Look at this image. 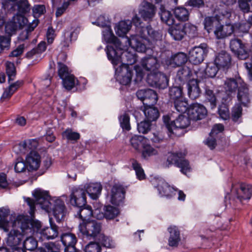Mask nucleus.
Instances as JSON below:
<instances>
[{
	"instance_id": "obj_1",
	"label": "nucleus",
	"mask_w": 252,
	"mask_h": 252,
	"mask_svg": "<svg viewBox=\"0 0 252 252\" xmlns=\"http://www.w3.org/2000/svg\"><path fill=\"white\" fill-rule=\"evenodd\" d=\"M35 201L29 197H24L25 201L30 207L29 213L32 218L35 206L40 207L48 213H52L57 222L61 221L64 217L66 209L64 202L60 197H51L49 192L41 189H36L32 192Z\"/></svg>"
},
{
	"instance_id": "obj_2",
	"label": "nucleus",
	"mask_w": 252,
	"mask_h": 252,
	"mask_svg": "<svg viewBox=\"0 0 252 252\" xmlns=\"http://www.w3.org/2000/svg\"><path fill=\"white\" fill-rule=\"evenodd\" d=\"M13 227H20L21 232L13 228L8 231L5 238V243L9 249L21 246L24 236L28 235H34L35 230H38L40 226V221L29 219L28 216L19 214L17 217L12 216L11 219Z\"/></svg>"
},
{
	"instance_id": "obj_3",
	"label": "nucleus",
	"mask_w": 252,
	"mask_h": 252,
	"mask_svg": "<svg viewBox=\"0 0 252 252\" xmlns=\"http://www.w3.org/2000/svg\"><path fill=\"white\" fill-rule=\"evenodd\" d=\"M138 29L136 34H131L129 37L126 36L123 41L136 52H147L151 49V44L153 42L162 38L161 32L154 30L150 25Z\"/></svg>"
},
{
	"instance_id": "obj_4",
	"label": "nucleus",
	"mask_w": 252,
	"mask_h": 252,
	"mask_svg": "<svg viewBox=\"0 0 252 252\" xmlns=\"http://www.w3.org/2000/svg\"><path fill=\"white\" fill-rule=\"evenodd\" d=\"M252 197V185L245 183L232 184L230 193L227 192L225 196V205L227 208H236Z\"/></svg>"
},
{
	"instance_id": "obj_5",
	"label": "nucleus",
	"mask_w": 252,
	"mask_h": 252,
	"mask_svg": "<svg viewBox=\"0 0 252 252\" xmlns=\"http://www.w3.org/2000/svg\"><path fill=\"white\" fill-rule=\"evenodd\" d=\"M58 75L62 80L63 87L67 90L70 91L74 88L76 90H82L85 89L87 80L84 77L76 78L71 74L67 66L62 63H58Z\"/></svg>"
},
{
	"instance_id": "obj_6",
	"label": "nucleus",
	"mask_w": 252,
	"mask_h": 252,
	"mask_svg": "<svg viewBox=\"0 0 252 252\" xmlns=\"http://www.w3.org/2000/svg\"><path fill=\"white\" fill-rule=\"evenodd\" d=\"M231 17V9L224 6L217 7L215 9L213 16L205 18L203 22L204 28L210 33L220 24V21L225 19L230 20Z\"/></svg>"
},
{
	"instance_id": "obj_7",
	"label": "nucleus",
	"mask_w": 252,
	"mask_h": 252,
	"mask_svg": "<svg viewBox=\"0 0 252 252\" xmlns=\"http://www.w3.org/2000/svg\"><path fill=\"white\" fill-rule=\"evenodd\" d=\"M229 47L239 59L245 60L250 58L249 46L245 39L234 38L230 41Z\"/></svg>"
},
{
	"instance_id": "obj_8",
	"label": "nucleus",
	"mask_w": 252,
	"mask_h": 252,
	"mask_svg": "<svg viewBox=\"0 0 252 252\" xmlns=\"http://www.w3.org/2000/svg\"><path fill=\"white\" fill-rule=\"evenodd\" d=\"M79 230L87 239H94L100 234L101 224L94 220L82 222L79 224Z\"/></svg>"
},
{
	"instance_id": "obj_9",
	"label": "nucleus",
	"mask_w": 252,
	"mask_h": 252,
	"mask_svg": "<svg viewBox=\"0 0 252 252\" xmlns=\"http://www.w3.org/2000/svg\"><path fill=\"white\" fill-rule=\"evenodd\" d=\"M114 68L116 81L122 86L129 85L131 82L133 76V70L132 67L123 64Z\"/></svg>"
},
{
	"instance_id": "obj_10",
	"label": "nucleus",
	"mask_w": 252,
	"mask_h": 252,
	"mask_svg": "<svg viewBox=\"0 0 252 252\" xmlns=\"http://www.w3.org/2000/svg\"><path fill=\"white\" fill-rule=\"evenodd\" d=\"M190 118L189 116L180 115L174 121H170L168 116H164L163 120L168 131L174 133V130L177 129H184L190 124Z\"/></svg>"
},
{
	"instance_id": "obj_11",
	"label": "nucleus",
	"mask_w": 252,
	"mask_h": 252,
	"mask_svg": "<svg viewBox=\"0 0 252 252\" xmlns=\"http://www.w3.org/2000/svg\"><path fill=\"white\" fill-rule=\"evenodd\" d=\"M123 41H121L119 45H108L105 49L108 60L111 63L114 67L123 65L121 58L122 51L124 49L123 48Z\"/></svg>"
},
{
	"instance_id": "obj_12",
	"label": "nucleus",
	"mask_w": 252,
	"mask_h": 252,
	"mask_svg": "<svg viewBox=\"0 0 252 252\" xmlns=\"http://www.w3.org/2000/svg\"><path fill=\"white\" fill-rule=\"evenodd\" d=\"M185 155L180 153H170L167 161L169 164H174L180 168L181 172L187 175L190 171L191 168L189 161L185 158Z\"/></svg>"
},
{
	"instance_id": "obj_13",
	"label": "nucleus",
	"mask_w": 252,
	"mask_h": 252,
	"mask_svg": "<svg viewBox=\"0 0 252 252\" xmlns=\"http://www.w3.org/2000/svg\"><path fill=\"white\" fill-rule=\"evenodd\" d=\"M168 81L167 77L158 71L155 73H148L146 78V81L150 86L161 89L167 87Z\"/></svg>"
},
{
	"instance_id": "obj_14",
	"label": "nucleus",
	"mask_w": 252,
	"mask_h": 252,
	"mask_svg": "<svg viewBox=\"0 0 252 252\" xmlns=\"http://www.w3.org/2000/svg\"><path fill=\"white\" fill-rule=\"evenodd\" d=\"M154 187L157 189L158 194L160 196H164L167 198L173 196V192L175 189L170 186L165 180L161 178H155L152 181Z\"/></svg>"
},
{
	"instance_id": "obj_15",
	"label": "nucleus",
	"mask_w": 252,
	"mask_h": 252,
	"mask_svg": "<svg viewBox=\"0 0 252 252\" xmlns=\"http://www.w3.org/2000/svg\"><path fill=\"white\" fill-rule=\"evenodd\" d=\"M50 226L46 227L40 229L41 224L38 228V230H35L34 233H36L37 237L41 241L45 240H53L56 238L58 235V227L55 224H53L52 219H49ZM41 223V222H40Z\"/></svg>"
},
{
	"instance_id": "obj_16",
	"label": "nucleus",
	"mask_w": 252,
	"mask_h": 252,
	"mask_svg": "<svg viewBox=\"0 0 252 252\" xmlns=\"http://www.w3.org/2000/svg\"><path fill=\"white\" fill-rule=\"evenodd\" d=\"M207 53V45L205 44H201L198 46L194 47L189 52V62L194 64L201 63L203 61Z\"/></svg>"
},
{
	"instance_id": "obj_17",
	"label": "nucleus",
	"mask_w": 252,
	"mask_h": 252,
	"mask_svg": "<svg viewBox=\"0 0 252 252\" xmlns=\"http://www.w3.org/2000/svg\"><path fill=\"white\" fill-rule=\"evenodd\" d=\"M125 189L120 185H115L112 188L111 195H107V199L112 204L120 206L124 203L125 197Z\"/></svg>"
},
{
	"instance_id": "obj_18",
	"label": "nucleus",
	"mask_w": 252,
	"mask_h": 252,
	"mask_svg": "<svg viewBox=\"0 0 252 252\" xmlns=\"http://www.w3.org/2000/svg\"><path fill=\"white\" fill-rule=\"evenodd\" d=\"M70 202L72 205L78 208L85 206L86 197L84 189L80 187L73 188L70 194Z\"/></svg>"
},
{
	"instance_id": "obj_19",
	"label": "nucleus",
	"mask_w": 252,
	"mask_h": 252,
	"mask_svg": "<svg viewBox=\"0 0 252 252\" xmlns=\"http://www.w3.org/2000/svg\"><path fill=\"white\" fill-rule=\"evenodd\" d=\"M136 96L139 99L142 101L144 106L155 105L158 99L157 93L150 89L138 90L136 92Z\"/></svg>"
},
{
	"instance_id": "obj_20",
	"label": "nucleus",
	"mask_w": 252,
	"mask_h": 252,
	"mask_svg": "<svg viewBox=\"0 0 252 252\" xmlns=\"http://www.w3.org/2000/svg\"><path fill=\"white\" fill-rule=\"evenodd\" d=\"M18 215L15 213L10 215V210L7 207L0 208V229L4 232L9 230L10 224L12 225L11 217H17Z\"/></svg>"
},
{
	"instance_id": "obj_21",
	"label": "nucleus",
	"mask_w": 252,
	"mask_h": 252,
	"mask_svg": "<svg viewBox=\"0 0 252 252\" xmlns=\"http://www.w3.org/2000/svg\"><path fill=\"white\" fill-rule=\"evenodd\" d=\"M206 114L207 110L205 107L197 103L192 104L188 109V116L192 120H201Z\"/></svg>"
},
{
	"instance_id": "obj_22",
	"label": "nucleus",
	"mask_w": 252,
	"mask_h": 252,
	"mask_svg": "<svg viewBox=\"0 0 252 252\" xmlns=\"http://www.w3.org/2000/svg\"><path fill=\"white\" fill-rule=\"evenodd\" d=\"M244 82L241 77L235 79L233 78H227L224 80L223 87L225 93L228 95L235 94L236 91L239 89L240 86H242Z\"/></svg>"
},
{
	"instance_id": "obj_23",
	"label": "nucleus",
	"mask_w": 252,
	"mask_h": 252,
	"mask_svg": "<svg viewBox=\"0 0 252 252\" xmlns=\"http://www.w3.org/2000/svg\"><path fill=\"white\" fill-rule=\"evenodd\" d=\"M139 13L145 21H151L156 14V7L152 3L144 1L140 6Z\"/></svg>"
},
{
	"instance_id": "obj_24",
	"label": "nucleus",
	"mask_w": 252,
	"mask_h": 252,
	"mask_svg": "<svg viewBox=\"0 0 252 252\" xmlns=\"http://www.w3.org/2000/svg\"><path fill=\"white\" fill-rule=\"evenodd\" d=\"M141 65L146 70L150 71L149 73H155L158 71L160 63L157 58L152 56L144 57L141 62Z\"/></svg>"
},
{
	"instance_id": "obj_25",
	"label": "nucleus",
	"mask_w": 252,
	"mask_h": 252,
	"mask_svg": "<svg viewBox=\"0 0 252 252\" xmlns=\"http://www.w3.org/2000/svg\"><path fill=\"white\" fill-rule=\"evenodd\" d=\"M61 241L64 247V252H75V244L77 242L76 236L71 233L63 234Z\"/></svg>"
},
{
	"instance_id": "obj_26",
	"label": "nucleus",
	"mask_w": 252,
	"mask_h": 252,
	"mask_svg": "<svg viewBox=\"0 0 252 252\" xmlns=\"http://www.w3.org/2000/svg\"><path fill=\"white\" fill-rule=\"evenodd\" d=\"M224 129L223 126L221 124H216L213 127L209 136L205 140V144L207 145L210 149H214L216 146V138L218 135L221 133Z\"/></svg>"
},
{
	"instance_id": "obj_27",
	"label": "nucleus",
	"mask_w": 252,
	"mask_h": 252,
	"mask_svg": "<svg viewBox=\"0 0 252 252\" xmlns=\"http://www.w3.org/2000/svg\"><path fill=\"white\" fill-rule=\"evenodd\" d=\"M132 27L131 21L129 20H122L116 23L114 30L116 34L119 37L123 38L125 37L123 39L125 41V39L127 36L126 34L131 29Z\"/></svg>"
},
{
	"instance_id": "obj_28",
	"label": "nucleus",
	"mask_w": 252,
	"mask_h": 252,
	"mask_svg": "<svg viewBox=\"0 0 252 252\" xmlns=\"http://www.w3.org/2000/svg\"><path fill=\"white\" fill-rule=\"evenodd\" d=\"M187 60L188 58L186 54L179 52L172 55L170 58L165 61V62L167 65L176 67L184 64Z\"/></svg>"
},
{
	"instance_id": "obj_29",
	"label": "nucleus",
	"mask_w": 252,
	"mask_h": 252,
	"mask_svg": "<svg viewBox=\"0 0 252 252\" xmlns=\"http://www.w3.org/2000/svg\"><path fill=\"white\" fill-rule=\"evenodd\" d=\"M26 161L29 170H36L41 163L40 156L37 153L31 151L27 156Z\"/></svg>"
},
{
	"instance_id": "obj_30",
	"label": "nucleus",
	"mask_w": 252,
	"mask_h": 252,
	"mask_svg": "<svg viewBox=\"0 0 252 252\" xmlns=\"http://www.w3.org/2000/svg\"><path fill=\"white\" fill-rule=\"evenodd\" d=\"M237 99L238 103L243 106H248L250 102L249 89L247 84L244 82L242 86H240L238 90Z\"/></svg>"
},
{
	"instance_id": "obj_31",
	"label": "nucleus",
	"mask_w": 252,
	"mask_h": 252,
	"mask_svg": "<svg viewBox=\"0 0 252 252\" xmlns=\"http://www.w3.org/2000/svg\"><path fill=\"white\" fill-rule=\"evenodd\" d=\"M46 49V43L41 41L36 48L32 49L26 54L27 58L33 59L35 62H37L42 58V54Z\"/></svg>"
},
{
	"instance_id": "obj_32",
	"label": "nucleus",
	"mask_w": 252,
	"mask_h": 252,
	"mask_svg": "<svg viewBox=\"0 0 252 252\" xmlns=\"http://www.w3.org/2000/svg\"><path fill=\"white\" fill-rule=\"evenodd\" d=\"M84 189L92 199L96 200L101 194L102 186L98 183H90L84 186Z\"/></svg>"
},
{
	"instance_id": "obj_33",
	"label": "nucleus",
	"mask_w": 252,
	"mask_h": 252,
	"mask_svg": "<svg viewBox=\"0 0 252 252\" xmlns=\"http://www.w3.org/2000/svg\"><path fill=\"white\" fill-rule=\"evenodd\" d=\"M128 47L126 44L123 45V48L124 49L122 51L121 58L122 63L129 66V65H131L136 62L137 56L135 52L128 51Z\"/></svg>"
},
{
	"instance_id": "obj_34",
	"label": "nucleus",
	"mask_w": 252,
	"mask_h": 252,
	"mask_svg": "<svg viewBox=\"0 0 252 252\" xmlns=\"http://www.w3.org/2000/svg\"><path fill=\"white\" fill-rule=\"evenodd\" d=\"M102 39L106 43L114 44V45H119L120 40L115 36L111 27H106L102 31Z\"/></svg>"
},
{
	"instance_id": "obj_35",
	"label": "nucleus",
	"mask_w": 252,
	"mask_h": 252,
	"mask_svg": "<svg viewBox=\"0 0 252 252\" xmlns=\"http://www.w3.org/2000/svg\"><path fill=\"white\" fill-rule=\"evenodd\" d=\"M168 231L170 234L168 239L169 246L172 247H177L181 240L178 228L174 225L170 226L168 228Z\"/></svg>"
},
{
	"instance_id": "obj_36",
	"label": "nucleus",
	"mask_w": 252,
	"mask_h": 252,
	"mask_svg": "<svg viewBox=\"0 0 252 252\" xmlns=\"http://www.w3.org/2000/svg\"><path fill=\"white\" fill-rule=\"evenodd\" d=\"M187 88L188 96L190 98L195 99L199 96L201 91L197 80H189L187 84Z\"/></svg>"
},
{
	"instance_id": "obj_37",
	"label": "nucleus",
	"mask_w": 252,
	"mask_h": 252,
	"mask_svg": "<svg viewBox=\"0 0 252 252\" xmlns=\"http://www.w3.org/2000/svg\"><path fill=\"white\" fill-rule=\"evenodd\" d=\"M231 57L225 51H221L216 57L214 63L220 68L228 67L230 64Z\"/></svg>"
},
{
	"instance_id": "obj_38",
	"label": "nucleus",
	"mask_w": 252,
	"mask_h": 252,
	"mask_svg": "<svg viewBox=\"0 0 252 252\" xmlns=\"http://www.w3.org/2000/svg\"><path fill=\"white\" fill-rule=\"evenodd\" d=\"M183 24H176L168 29V32L175 40H181L185 35Z\"/></svg>"
},
{
	"instance_id": "obj_39",
	"label": "nucleus",
	"mask_w": 252,
	"mask_h": 252,
	"mask_svg": "<svg viewBox=\"0 0 252 252\" xmlns=\"http://www.w3.org/2000/svg\"><path fill=\"white\" fill-rule=\"evenodd\" d=\"M154 105H147L144 106L143 111L145 116V119L149 122L156 121L159 117L158 110Z\"/></svg>"
},
{
	"instance_id": "obj_40",
	"label": "nucleus",
	"mask_w": 252,
	"mask_h": 252,
	"mask_svg": "<svg viewBox=\"0 0 252 252\" xmlns=\"http://www.w3.org/2000/svg\"><path fill=\"white\" fill-rule=\"evenodd\" d=\"M158 15L161 22L168 26H171L174 24V17L171 11L165 9V7H159Z\"/></svg>"
},
{
	"instance_id": "obj_41",
	"label": "nucleus",
	"mask_w": 252,
	"mask_h": 252,
	"mask_svg": "<svg viewBox=\"0 0 252 252\" xmlns=\"http://www.w3.org/2000/svg\"><path fill=\"white\" fill-rule=\"evenodd\" d=\"M148 140L142 135H134L129 140L131 147L137 152H140Z\"/></svg>"
},
{
	"instance_id": "obj_42",
	"label": "nucleus",
	"mask_w": 252,
	"mask_h": 252,
	"mask_svg": "<svg viewBox=\"0 0 252 252\" xmlns=\"http://www.w3.org/2000/svg\"><path fill=\"white\" fill-rule=\"evenodd\" d=\"M139 153H141L142 158L146 160H148L150 157L157 156L158 154V150L152 147L149 143L148 140L144 145V147Z\"/></svg>"
},
{
	"instance_id": "obj_43",
	"label": "nucleus",
	"mask_w": 252,
	"mask_h": 252,
	"mask_svg": "<svg viewBox=\"0 0 252 252\" xmlns=\"http://www.w3.org/2000/svg\"><path fill=\"white\" fill-rule=\"evenodd\" d=\"M30 6L28 0H17L12 8L19 14H26L30 11Z\"/></svg>"
},
{
	"instance_id": "obj_44",
	"label": "nucleus",
	"mask_w": 252,
	"mask_h": 252,
	"mask_svg": "<svg viewBox=\"0 0 252 252\" xmlns=\"http://www.w3.org/2000/svg\"><path fill=\"white\" fill-rule=\"evenodd\" d=\"M93 215V210L92 207L89 205L84 206L80 207L79 211L77 212L76 217H78L81 219L82 222L90 220V219Z\"/></svg>"
},
{
	"instance_id": "obj_45",
	"label": "nucleus",
	"mask_w": 252,
	"mask_h": 252,
	"mask_svg": "<svg viewBox=\"0 0 252 252\" xmlns=\"http://www.w3.org/2000/svg\"><path fill=\"white\" fill-rule=\"evenodd\" d=\"M191 74V72L189 67L184 66L180 69L176 75V81L179 82L181 85L186 81Z\"/></svg>"
},
{
	"instance_id": "obj_46",
	"label": "nucleus",
	"mask_w": 252,
	"mask_h": 252,
	"mask_svg": "<svg viewBox=\"0 0 252 252\" xmlns=\"http://www.w3.org/2000/svg\"><path fill=\"white\" fill-rule=\"evenodd\" d=\"M120 126L123 130L129 131L131 129L129 116L126 112H122L118 117Z\"/></svg>"
},
{
	"instance_id": "obj_47",
	"label": "nucleus",
	"mask_w": 252,
	"mask_h": 252,
	"mask_svg": "<svg viewBox=\"0 0 252 252\" xmlns=\"http://www.w3.org/2000/svg\"><path fill=\"white\" fill-rule=\"evenodd\" d=\"M174 14L176 19L181 21H185L188 20L189 13L185 7L179 6L174 9Z\"/></svg>"
},
{
	"instance_id": "obj_48",
	"label": "nucleus",
	"mask_w": 252,
	"mask_h": 252,
	"mask_svg": "<svg viewBox=\"0 0 252 252\" xmlns=\"http://www.w3.org/2000/svg\"><path fill=\"white\" fill-rule=\"evenodd\" d=\"M169 96L170 100L175 102L184 98L183 90L180 87L173 86L169 88Z\"/></svg>"
},
{
	"instance_id": "obj_49",
	"label": "nucleus",
	"mask_w": 252,
	"mask_h": 252,
	"mask_svg": "<svg viewBox=\"0 0 252 252\" xmlns=\"http://www.w3.org/2000/svg\"><path fill=\"white\" fill-rule=\"evenodd\" d=\"M26 238L23 240V246L24 249L26 250L33 251L37 247V241L34 239L32 235H28Z\"/></svg>"
},
{
	"instance_id": "obj_50",
	"label": "nucleus",
	"mask_w": 252,
	"mask_h": 252,
	"mask_svg": "<svg viewBox=\"0 0 252 252\" xmlns=\"http://www.w3.org/2000/svg\"><path fill=\"white\" fill-rule=\"evenodd\" d=\"M22 81H17L14 83L10 84L8 89H6L3 92L1 97L3 98H7L10 97L14 92L22 85Z\"/></svg>"
},
{
	"instance_id": "obj_51",
	"label": "nucleus",
	"mask_w": 252,
	"mask_h": 252,
	"mask_svg": "<svg viewBox=\"0 0 252 252\" xmlns=\"http://www.w3.org/2000/svg\"><path fill=\"white\" fill-rule=\"evenodd\" d=\"M104 218L107 220H112L116 217L119 214V210L111 205L105 206L104 209Z\"/></svg>"
},
{
	"instance_id": "obj_52",
	"label": "nucleus",
	"mask_w": 252,
	"mask_h": 252,
	"mask_svg": "<svg viewBox=\"0 0 252 252\" xmlns=\"http://www.w3.org/2000/svg\"><path fill=\"white\" fill-rule=\"evenodd\" d=\"M131 166L135 172L137 179L139 180H143L145 178L144 171L141 164L135 159H131Z\"/></svg>"
},
{
	"instance_id": "obj_53",
	"label": "nucleus",
	"mask_w": 252,
	"mask_h": 252,
	"mask_svg": "<svg viewBox=\"0 0 252 252\" xmlns=\"http://www.w3.org/2000/svg\"><path fill=\"white\" fill-rule=\"evenodd\" d=\"M175 109L179 113H184L188 112L189 104L185 98H183L174 102Z\"/></svg>"
},
{
	"instance_id": "obj_54",
	"label": "nucleus",
	"mask_w": 252,
	"mask_h": 252,
	"mask_svg": "<svg viewBox=\"0 0 252 252\" xmlns=\"http://www.w3.org/2000/svg\"><path fill=\"white\" fill-rule=\"evenodd\" d=\"M63 137L68 141L74 143L77 141L80 137V135L78 132L72 131L71 128H67L62 133Z\"/></svg>"
},
{
	"instance_id": "obj_55",
	"label": "nucleus",
	"mask_w": 252,
	"mask_h": 252,
	"mask_svg": "<svg viewBox=\"0 0 252 252\" xmlns=\"http://www.w3.org/2000/svg\"><path fill=\"white\" fill-rule=\"evenodd\" d=\"M98 241L104 247L107 248H114L116 244L114 241L109 237L100 234L98 235Z\"/></svg>"
},
{
	"instance_id": "obj_56",
	"label": "nucleus",
	"mask_w": 252,
	"mask_h": 252,
	"mask_svg": "<svg viewBox=\"0 0 252 252\" xmlns=\"http://www.w3.org/2000/svg\"><path fill=\"white\" fill-rule=\"evenodd\" d=\"M183 25L185 34L188 35L190 38H193L197 36V29L195 25L190 23H186Z\"/></svg>"
},
{
	"instance_id": "obj_57",
	"label": "nucleus",
	"mask_w": 252,
	"mask_h": 252,
	"mask_svg": "<svg viewBox=\"0 0 252 252\" xmlns=\"http://www.w3.org/2000/svg\"><path fill=\"white\" fill-rule=\"evenodd\" d=\"M63 46L68 47L72 41L76 39L77 35L74 31H65L63 33Z\"/></svg>"
},
{
	"instance_id": "obj_58",
	"label": "nucleus",
	"mask_w": 252,
	"mask_h": 252,
	"mask_svg": "<svg viewBox=\"0 0 252 252\" xmlns=\"http://www.w3.org/2000/svg\"><path fill=\"white\" fill-rule=\"evenodd\" d=\"M205 101L210 104L211 109H214L217 105V98L212 90L206 89Z\"/></svg>"
},
{
	"instance_id": "obj_59",
	"label": "nucleus",
	"mask_w": 252,
	"mask_h": 252,
	"mask_svg": "<svg viewBox=\"0 0 252 252\" xmlns=\"http://www.w3.org/2000/svg\"><path fill=\"white\" fill-rule=\"evenodd\" d=\"M220 68L215 63H209L205 70V75L207 77H214Z\"/></svg>"
},
{
	"instance_id": "obj_60",
	"label": "nucleus",
	"mask_w": 252,
	"mask_h": 252,
	"mask_svg": "<svg viewBox=\"0 0 252 252\" xmlns=\"http://www.w3.org/2000/svg\"><path fill=\"white\" fill-rule=\"evenodd\" d=\"M242 115V107L241 104H236L232 110V119L235 122H240V119Z\"/></svg>"
},
{
	"instance_id": "obj_61",
	"label": "nucleus",
	"mask_w": 252,
	"mask_h": 252,
	"mask_svg": "<svg viewBox=\"0 0 252 252\" xmlns=\"http://www.w3.org/2000/svg\"><path fill=\"white\" fill-rule=\"evenodd\" d=\"M6 72L8 78V81H13L15 78L16 71L13 63L7 62L5 63Z\"/></svg>"
},
{
	"instance_id": "obj_62",
	"label": "nucleus",
	"mask_w": 252,
	"mask_h": 252,
	"mask_svg": "<svg viewBox=\"0 0 252 252\" xmlns=\"http://www.w3.org/2000/svg\"><path fill=\"white\" fill-rule=\"evenodd\" d=\"M151 122L145 120L140 123H137V130L139 133L142 134L147 133L151 129Z\"/></svg>"
},
{
	"instance_id": "obj_63",
	"label": "nucleus",
	"mask_w": 252,
	"mask_h": 252,
	"mask_svg": "<svg viewBox=\"0 0 252 252\" xmlns=\"http://www.w3.org/2000/svg\"><path fill=\"white\" fill-rule=\"evenodd\" d=\"M218 112L220 118L223 120H228L230 118L229 109L225 104L222 103L219 106Z\"/></svg>"
},
{
	"instance_id": "obj_64",
	"label": "nucleus",
	"mask_w": 252,
	"mask_h": 252,
	"mask_svg": "<svg viewBox=\"0 0 252 252\" xmlns=\"http://www.w3.org/2000/svg\"><path fill=\"white\" fill-rule=\"evenodd\" d=\"M232 18V16L231 15V17L230 19H225L226 20L225 23V25L223 26V31L224 32V33L221 34V36L225 35L226 37L230 36L232 33L235 34V29L234 27V24L232 25L231 24V20Z\"/></svg>"
}]
</instances>
